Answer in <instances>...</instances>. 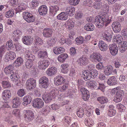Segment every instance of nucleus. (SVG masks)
Wrapping results in <instances>:
<instances>
[{"instance_id": "423d86ee", "label": "nucleus", "mask_w": 127, "mask_h": 127, "mask_svg": "<svg viewBox=\"0 0 127 127\" xmlns=\"http://www.w3.org/2000/svg\"><path fill=\"white\" fill-rule=\"evenodd\" d=\"M39 86L42 88H46L48 86L49 83L48 79L45 76L41 77L39 80Z\"/></svg>"}, {"instance_id": "0eeeda50", "label": "nucleus", "mask_w": 127, "mask_h": 127, "mask_svg": "<svg viewBox=\"0 0 127 127\" xmlns=\"http://www.w3.org/2000/svg\"><path fill=\"white\" fill-rule=\"evenodd\" d=\"M32 105L34 107L40 108L44 105V102L42 99L37 98L34 99L32 102Z\"/></svg>"}, {"instance_id": "5701e85b", "label": "nucleus", "mask_w": 127, "mask_h": 127, "mask_svg": "<svg viewBox=\"0 0 127 127\" xmlns=\"http://www.w3.org/2000/svg\"><path fill=\"white\" fill-rule=\"evenodd\" d=\"M69 66V64L66 63L62 64L61 65V67L62 68L61 72L64 74L67 73L69 71L68 68Z\"/></svg>"}, {"instance_id": "0e129e2a", "label": "nucleus", "mask_w": 127, "mask_h": 127, "mask_svg": "<svg viewBox=\"0 0 127 127\" xmlns=\"http://www.w3.org/2000/svg\"><path fill=\"white\" fill-rule=\"evenodd\" d=\"M6 46L3 45L0 47V57L1 58L5 51Z\"/></svg>"}, {"instance_id": "37998d69", "label": "nucleus", "mask_w": 127, "mask_h": 127, "mask_svg": "<svg viewBox=\"0 0 127 127\" xmlns=\"http://www.w3.org/2000/svg\"><path fill=\"white\" fill-rule=\"evenodd\" d=\"M71 121V118L69 117L66 116L64 117L63 119L64 124L66 126L69 125Z\"/></svg>"}, {"instance_id": "7c9ffc66", "label": "nucleus", "mask_w": 127, "mask_h": 127, "mask_svg": "<svg viewBox=\"0 0 127 127\" xmlns=\"http://www.w3.org/2000/svg\"><path fill=\"white\" fill-rule=\"evenodd\" d=\"M26 7L27 6L25 3L22 2H20L18 4V7L16 9V11H21L22 10L25 9Z\"/></svg>"}, {"instance_id": "7ed1b4c3", "label": "nucleus", "mask_w": 127, "mask_h": 127, "mask_svg": "<svg viewBox=\"0 0 127 127\" xmlns=\"http://www.w3.org/2000/svg\"><path fill=\"white\" fill-rule=\"evenodd\" d=\"M98 74L97 71L95 69H92L90 71L86 70L83 72L82 74L84 79L86 80H89L91 78H95Z\"/></svg>"}, {"instance_id": "f3484780", "label": "nucleus", "mask_w": 127, "mask_h": 127, "mask_svg": "<svg viewBox=\"0 0 127 127\" xmlns=\"http://www.w3.org/2000/svg\"><path fill=\"white\" fill-rule=\"evenodd\" d=\"M42 98L45 103H48L52 100L53 97L49 93H45L43 95Z\"/></svg>"}, {"instance_id": "e2e57ef3", "label": "nucleus", "mask_w": 127, "mask_h": 127, "mask_svg": "<svg viewBox=\"0 0 127 127\" xmlns=\"http://www.w3.org/2000/svg\"><path fill=\"white\" fill-rule=\"evenodd\" d=\"M66 27L69 29H71L74 27V23L71 21H67Z\"/></svg>"}, {"instance_id": "a18cd8bd", "label": "nucleus", "mask_w": 127, "mask_h": 127, "mask_svg": "<svg viewBox=\"0 0 127 127\" xmlns=\"http://www.w3.org/2000/svg\"><path fill=\"white\" fill-rule=\"evenodd\" d=\"M127 49V42L124 41L122 42L120 48L119 50L121 53L124 52Z\"/></svg>"}, {"instance_id": "a19ab883", "label": "nucleus", "mask_w": 127, "mask_h": 127, "mask_svg": "<svg viewBox=\"0 0 127 127\" xmlns=\"http://www.w3.org/2000/svg\"><path fill=\"white\" fill-rule=\"evenodd\" d=\"M85 123L86 126L89 127H91L93 125L94 122L91 118H86L85 120Z\"/></svg>"}, {"instance_id": "2f4dec72", "label": "nucleus", "mask_w": 127, "mask_h": 127, "mask_svg": "<svg viewBox=\"0 0 127 127\" xmlns=\"http://www.w3.org/2000/svg\"><path fill=\"white\" fill-rule=\"evenodd\" d=\"M107 83L109 85H114L116 84L118 82L116 78L114 76H112L108 79Z\"/></svg>"}, {"instance_id": "ddd939ff", "label": "nucleus", "mask_w": 127, "mask_h": 127, "mask_svg": "<svg viewBox=\"0 0 127 127\" xmlns=\"http://www.w3.org/2000/svg\"><path fill=\"white\" fill-rule=\"evenodd\" d=\"M80 91L83 95V99L84 100L86 101L90 97L88 91L84 88H82Z\"/></svg>"}, {"instance_id": "473e14b6", "label": "nucleus", "mask_w": 127, "mask_h": 127, "mask_svg": "<svg viewBox=\"0 0 127 127\" xmlns=\"http://www.w3.org/2000/svg\"><path fill=\"white\" fill-rule=\"evenodd\" d=\"M23 102L22 104L24 106H26L30 104L32 100L31 97L29 95H26L25 96L23 99Z\"/></svg>"}, {"instance_id": "20e7f679", "label": "nucleus", "mask_w": 127, "mask_h": 127, "mask_svg": "<svg viewBox=\"0 0 127 127\" xmlns=\"http://www.w3.org/2000/svg\"><path fill=\"white\" fill-rule=\"evenodd\" d=\"M25 120L30 122L33 120L34 118V115L33 112L30 110H25L23 111Z\"/></svg>"}, {"instance_id": "09e8293b", "label": "nucleus", "mask_w": 127, "mask_h": 127, "mask_svg": "<svg viewBox=\"0 0 127 127\" xmlns=\"http://www.w3.org/2000/svg\"><path fill=\"white\" fill-rule=\"evenodd\" d=\"M84 28L87 31H92L94 29V26L91 24H87L85 26Z\"/></svg>"}, {"instance_id": "bf43d9fd", "label": "nucleus", "mask_w": 127, "mask_h": 127, "mask_svg": "<svg viewBox=\"0 0 127 127\" xmlns=\"http://www.w3.org/2000/svg\"><path fill=\"white\" fill-rule=\"evenodd\" d=\"M61 107L60 105L58 103H54L50 106L49 108L50 109L56 110L59 109Z\"/></svg>"}, {"instance_id": "680f3d73", "label": "nucleus", "mask_w": 127, "mask_h": 127, "mask_svg": "<svg viewBox=\"0 0 127 127\" xmlns=\"http://www.w3.org/2000/svg\"><path fill=\"white\" fill-rule=\"evenodd\" d=\"M59 10L58 7L57 6H55L51 7L50 8V11L53 14H55Z\"/></svg>"}, {"instance_id": "cd10ccee", "label": "nucleus", "mask_w": 127, "mask_h": 127, "mask_svg": "<svg viewBox=\"0 0 127 127\" xmlns=\"http://www.w3.org/2000/svg\"><path fill=\"white\" fill-rule=\"evenodd\" d=\"M52 33L51 30L49 28H46L43 30V35L45 37L48 38L51 36Z\"/></svg>"}, {"instance_id": "b1692460", "label": "nucleus", "mask_w": 127, "mask_h": 127, "mask_svg": "<svg viewBox=\"0 0 127 127\" xmlns=\"http://www.w3.org/2000/svg\"><path fill=\"white\" fill-rule=\"evenodd\" d=\"M113 72V68L112 66L110 65H108L106 66L104 70V73L107 76L111 74Z\"/></svg>"}, {"instance_id": "c756f323", "label": "nucleus", "mask_w": 127, "mask_h": 127, "mask_svg": "<svg viewBox=\"0 0 127 127\" xmlns=\"http://www.w3.org/2000/svg\"><path fill=\"white\" fill-rule=\"evenodd\" d=\"M68 16L65 12H62L57 16L58 19L62 20H65L68 18Z\"/></svg>"}, {"instance_id": "f257e3e1", "label": "nucleus", "mask_w": 127, "mask_h": 127, "mask_svg": "<svg viewBox=\"0 0 127 127\" xmlns=\"http://www.w3.org/2000/svg\"><path fill=\"white\" fill-rule=\"evenodd\" d=\"M111 22V19L107 14L102 15L100 17L97 16L95 17V22L96 26L100 28L104 25L107 26Z\"/></svg>"}, {"instance_id": "f03ea898", "label": "nucleus", "mask_w": 127, "mask_h": 127, "mask_svg": "<svg viewBox=\"0 0 127 127\" xmlns=\"http://www.w3.org/2000/svg\"><path fill=\"white\" fill-rule=\"evenodd\" d=\"M111 94L113 95L115 94L114 100L116 102H120L122 99L123 95L124 93L121 90V88L120 87H118L112 89L111 90Z\"/></svg>"}, {"instance_id": "c85d7f7f", "label": "nucleus", "mask_w": 127, "mask_h": 127, "mask_svg": "<svg viewBox=\"0 0 127 127\" xmlns=\"http://www.w3.org/2000/svg\"><path fill=\"white\" fill-rule=\"evenodd\" d=\"M53 50L54 53L57 55L62 53L65 51L64 49L62 47H54L53 48Z\"/></svg>"}, {"instance_id": "dca6fc26", "label": "nucleus", "mask_w": 127, "mask_h": 127, "mask_svg": "<svg viewBox=\"0 0 127 127\" xmlns=\"http://www.w3.org/2000/svg\"><path fill=\"white\" fill-rule=\"evenodd\" d=\"M77 63L81 66H85L88 63V59L85 57L83 56L78 59L77 61Z\"/></svg>"}, {"instance_id": "8fccbe9b", "label": "nucleus", "mask_w": 127, "mask_h": 127, "mask_svg": "<svg viewBox=\"0 0 127 127\" xmlns=\"http://www.w3.org/2000/svg\"><path fill=\"white\" fill-rule=\"evenodd\" d=\"M38 56L40 58H46L47 57V52L44 50H39L38 52Z\"/></svg>"}, {"instance_id": "4468645a", "label": "nucleus", "mask_w": 127, "mask_h": 127, "mask_svg": "<svg viewBox=\"0 0 127 127\" xmlns=\"http://www.w3.org/2000/svg\"><path fill=\"white\" fill-rule=\"evenodd\" d=\"M54 83L57 85H59L63 84L65 81V79L61 76H57L55 78Z\"/></svg>"}, {"instance_id": "58836bf2", "label": "nucleus", "mask_w": 127, "mask_h": 127, "mask_svg": "<svg viewBox=\"0 0 127 127\" xmlns=\"http://www.w3.org/2000/svg\"><path fill=\"white\" fill-rule=\"evenodd\" d=\"M23 60L21 57L18 58L14 63V64L15 67H18L23 63Z\"/></svg>"}, {"instance_id": "e433bc0d", "label": "nucleus", "mask_w": 127, "mask_h": 127, "mask_svg": "<svg viewBox=\"0 0 127 127\" xmlns=\"http://www.w3.org/2000/svg\"><path fill=\"white\" fill-rule=\"evenodd\" d=\"M22 32L20 30H16L13 32V36L17 40L22 35Z\"/></svg>"}, {"instance_id": "a211bd4d", "label": "nucleus", "mask_w": 127, "mask_h": 127, "mask_svg": "<svg viewBox=\"0 0 127 127\" xmlns=\"http://www.w3.org/2000/svg\"><path fill=\"white\" fill-rule=\"evenodd\" d=\"M65 12L67 14L70 16L73 15L75 12V9L74 7L71 6L66 7L65 9Z\"/></svg>"}, {"instance_id": "9b49d317", "label": "nucleus", "mask_w": 127, "mask_h": 127, "mask_svg": "<svg viewBox=\"0 0 127 127\" xmlns=\"http://www.w3.org/2000/svg\"><path fill=\"white\" fill-rule=\"evenodd\" d=\"M57 70V68L56 67L51 66L47 69L46 71V73L49 76H52L56 74Z\"/></svg>"}, {"instance_id": "2eb2a0df", "label": "nucleus", "mask_w": 127, "mask_h": 127, "mask_svg": "<svg viewBox=\"0 0 127 127\" xmlns=\"http://www.w3.org/2000/svg\"><path fill=\"white\" fill-rule=\"evenodd\" d=\"M109 49L111 54L113 56H115L118 53V49L116 44H112L110 45Z\"/></svg>"}, {"instance_id": "c9c22d12", "label": "nucleus", "mask_w": 127, "mask_h": 127, "mask_svg": "<svg viewBox=\"0 0 127 127\" xmlns=\"http://www.w3.org/2000/svg\"><path fill=\"white\" fill-rule=\"evenodd\" d=\"M20 102L19 100V98L18 97H15L13 100V108H15L18 107L20 105Z\"/></svg>"}, {"instance_id": "3c124183", "label": "nucleus", "mask_w": 127, "mask_h": 127, "mask_svg": "<svg viewBox=\"0 0 127 127\" xmlns=\"http://www.w3.org/2000/svg\"><path fill=\"white\" fill-rule=\"evenodd\" d=\"M34 42L36 45H40L42 44L43 40L38 36H36L34 37Z\"/></svg>"}, {"instance_id": "4c0bfd02", "label": "nucleus", "mask_w": 127, "mask_h": 127, "mask_svg": "<svg viewBox=\"0 0 127 127\" xmlns=\"http://www.w3.org/2000/svg\"><path fill=\"white\" fill-rule=\"evenodd\" d=\"M121 8V5L118 3H116L113 6L112 10L114 13H117L119 12Z\"/></svg>"}, {"instance_id": "864d4df0", "label": "nucleus", "mask_w": 127, "mask_h": 127, "mask_svg": "<svg viewBox=\"0 0 127 127\" xmlns=\"http://www.w3.org/2000/svg\"><path fill=\"white\" fill-rule=\"evenodd\" d=\"M14 15V11L13 9H11L7 11L5 14L6 17L9 18L13 17Z\"/></svg>"}, {"instance_id": "ea45409f", "label": "nucleus", "mask_w": 127, "mask_h": 127, "mask_svg": "<svg viewBox=\"0 0 127 127\" xmlns=\"http://www.w3.org/2000/svg\"><path fill=\"white\" fill-rule=\"evenodd\" d=\"M122 37L120 35H115L113 38V41L119 44L122 42L123 40Z\"/></svg>"}, {"instance_id": "6e6552de", "label": "nucleus", "mask_w": 127, "mask_h": 127, "mask_svg": "<svg viewBox=\"0 0 127 127\" xmlns=\"http://www.w3.org/2000/svg\"><path fill=\"white\" fill-rule=\"evenodd\" d=\"M36 81L33 78L28 80L26 83V88L28 90H31L34 88L36 85Z\"/></svg>"}, {"instance_id": "1a4fd4ad", "label": "nucleus", "mask_w": 127, "mask_h": 127, "mask_svg": "<svg viewBox=\"0 0 127 127\" xmlns=\"http://www.w3.org/2000/svg\"><path fill=\"white\" fill-rule=\"evenodd\" d=\"M50 64V63L49 61L46 60H44L38 62V67L41 69H45Z\"/></svg>"}, {"instance_id": "774afa93", "label": "nucleus", "mask_w": 127, "mask_h": 127, "mask_svg": "<svg viewBox=\"0 0 127 127\" xmlns=\"http://www.w3.org/2000/svg\"><path fill=\"white\" fill-rule=\"evenodd\" d=\"M98 85L97 86L96 88V89H100L102 92H104V91L105 86L104 84H100L98 83Z\"/></svg>"}, {"instance_id": "412c9836", "label": "nucleus", "mask_w": 127, "mask_h": 127, "mask_svg": "<svg viewBox=\"0 0 127 127\" xmlns=\"http://www.w3.org/2000/svg\"><path fill=\"white\" fill-rule=\"evenodd\" d=\"M16 57V54L15 53L9 51L7 52L5 56V58L7 60H13Z\"/></svg>"}, {"instance_id": "69168bd1", "label": "nucleus", "mask_w": 127, "mask_h": 127, "mask_svg": "<svg viewBox=\"0 0 127 127\" xmlns=\"http://www.w3.org/2000/svg\"><path fill=\"white\" fill-rule=\"evenodd\" d=\"M59 92V91L56 89L53 90L49 93L52 95L53 98H55L57 95H58Z\"/></svg>"}, {"instance_id": "4be33fe9", "label": "nucleus", "mask_w": 127, "mask_h": 127, "mask_svg": "<svg viewBox=\"0 0 127 127\" xmlns=\"http://www.w3.org/2000/svg\"><path fill=\"white\" fill-rule=\"evenodd\" d=\"M87 85L89 88L94 89H96L97 84L96 81L91 80L88 81L87 83Z\"/></svg>"}, {"instance_id": "5fc2aeb1", "label": "nucleus", "mask_w": 127, "mask_h": 127, "mask_svg": "<svg viewBox=\"0 0 127 127\" xmlns=\"http://www.w3.org/2000/svg\"><path fill=\"white\" fill-rule=\"evenodd\" d=\"M84 40L83 37L82 36H79L75 39L76 43L77 45L83 43Z\"/></svg>"}, {"instance_id": "052dcab7", "label": "nucleus", "mask_w": 127, "mask_h": 127, "mask_svg": "<svg viewBox=\"0 0 127 127\" xmlns=\"http://www.w3.org/2000/svg\"><path fill=\"white\" fill-rule=\"evenodd\" d=\"M69 85L68 84L65 83L62 87L59 88V90L61 92H64L68 88Z\"/></svg>"}, {"instance_id": "603ef678", "label": "nucleus", "mask_w": 127, "mask_h": 127, "mask_svg": "<svg viewBox=\"0 0 127 127\" xmlns=\"http://www.w3.org/2000/svg\"><path fill=\"white\" fill-rule=\"evenodd\" d=\"M34 61L32 59H29L26 61L25 64L26 67L29 69L31 68L32 66L33 61Z\"/></svg>"}, {"instance_id": "f8f14e48", "label": "nucleus", "mask_w": 127, "mask_h": 127, "mask_svg": "<svg viewBox=\"0 0 127 127\" xmlns=\"http://www.w3.org/2000/svg\"><path fill=\"white\" fill-rule=\"evenodd\" d=\"M112 27L113 31L115 32H119L121 30V25L119 22H113L112 24Z\"/></svg>"}, {"instance_id": "79ce46f5", "label": "nucleus", "mask_w": 127, "mask_h": 127, "mask_svg": "<svg viewBox=\"0 0 127 127\" xmlns=\"http://www.w3.org/2000/svg\"><path fill=\"white\" fill-rule=\"evenodd\" d=\"M109 108L108 112V115L110 117H112L116 113V111L113 109L114 108L113 105H111L109 106Z\"/></svg>"}, {"instance_id": "39448f33", "label": "nucleus", "mask_w": 127, "mask_h": 127, "mask_svg": "<svg viewBox=\"0 0 127 127\" xmlns=\"http://www.w3.org/2000/svg\"><path fill=\"white\" fill-rule=\"evenodd\" d=\"M23 16L24 20L28 23L33 22L35 20V18L32 14L28 12H23Z\"/></svg>"}, {"instance_id": "bb28decb", "label": "nucleus", "mask_w": 127, "mask_h": 127, "mask_svg": "<svg viewBox=\"0 0 127 127\" xmlns=\"http://www.w3.org/2000/svg\"><path fill=\"white\" fill-rule=\"evenodd\" d=\"M22 41L24 44L27 45H29L32 43V39L30 37L26 36L23 38Z\"/></svg>"}, {"instance_id": "393cba45", "label": "nucleus", "mask_w": 127, "mask_h": 127, "mask_svg": "<svg viewBox=\"0 0 127 127\" xmlns=\"http://www.w3.org/2000/svg\"><path fill=\"white\" fill-rule=\"evenodd\" d=\"M2 96L3 99H8L10 98L11 94L10 91L8 90H5L3 91L2 93Z\"/></svg>"}, {"instance_id": "4d7b16f0", "label": "nucleus", "mask_w": 127, "mask_h": 127, "mask_svg": "<svg viewBox=\"0 0 127 127\" xmlns=\"http://www.w3.org/2000/svg\"><path fill=\"white\" fill-rule=\"evenodd\" d=\"M56 39L54 38L49 39L47 42L48 46L49 47L53 46L56 43Z\"/></svg>"}, {"instance_id": "13d9d810", "label": "nucleus", "mask_w": 127, "mask_h": 127, "mask_svg": "<svg viewBox=\"0 0 127 127\" xmlns=\"http://www.w3.org/2000/svg\"><path fill=\"white\" fill-rule=\"evenodd\" d=\"M77 115L79 117H82L84 114V112L83 109L81 108L79 109L77 112Z\"/></svg>"}, {"instance_id": "aec40b11", "label": "nucleus", "mask_w": 127, "mask_h": 127, "mask_svg": "<svg viewBox=\"0 0 127 127\" xmlns=\"http://www.w3.org/2000/svg\"><path fill=\"white\" fill-rule=\"evenodd\" d=\"M24 51V55L26 58H29V59H32L33 60H34L35 57L32 54L31 51L28 49H25Z\"/></svg>"}, {"instance_id": "72a5a7b5", "label": "nucleus", "mask_w": 127, "mask_h": 127, "mask_svg": "<svg viewBox=\"0 0 127 127\" xmlns=\"http://www.w3.org/2000/svg\"><path fill=\"white\" fill-rule=\"evenodd\" d=\"M107 45L102 41H100L99 43V47L100 50L103 51L107 50L108 49Z\"/></svg>"}, {"instance_id": "6ab92c4d", "label": "nucleus", "mask_w": 127, "mask_h": 127, "mask_svg": "<svg viewBox=\"0 0 127 127\" xmlns=\"http://www.w3.org/2000/svg\"><path fill=\"white\" fill-rule=\"evenodd\" d=\"M48 9L47 6L45 5L41 6L38 9V11L41 15H44L47 14Z\"/></svg>"}, {"instance_id": "de8ad7c7", "label": "nucleus", "mask_w": 127, "mask_h": 127, "mask_svg": "<svg viewBox=\"0 0 127 127\" xmlns=\"http://www.w3.org/2000/svg\"><path fill=\"white\" fill-rule=\"evenodd\" d=\"M97 100L101 104H104L108 101L107 98L104 96H101L97 98Z\"/></svg>"}, {"instance_id": "f704fd0d", "label": "nucleus", "mask_w": 127, "mask_h": 127, "mask_svg": "<svg viewBox=\"0 0 127 127\" xmlns=\"http://www.w3.org/2000/svg\"><path fill=\"white\" fill-rule=\"evenodd\" d=\"M68 57L67 54L63 53L60 55L58 57V60L59 62L63 63L65 61Z\"/></svg>"}, {"instance_id": "9d476101", "label": "nucleus", "mask_w": 127, "mask_h": 127, "mask_svg": "<svg viewBox=\"0 0 127 127\" xmlns=\"http://www.w3.org/2000/svg\"><path fill=\"white\" fill-rule=\"evenodd\" d=\"M102 59V56L98 53H94L90 56V59L93 61H100Z\"/></svg>"}, {"instance_id": "338daca9", "label": "nucleus", "mask_w": 127, "mask_h": 127, "mask_svg": "<svg viewBox=\"0 0 127 127\" xmlns=\"http://www.w3.org/2000/svg\"><path fill=\"white\" fill-rule=\"evenodd\" d=\"M17 93L18 95L20 97L23 96L25 94V91L23 89L19 90Z\"/></svg>"}, {"instance_id": "6e6d98bb", "label": "nucleus", "mask_w": 127, "mask_h": 127, "mask_svg": "<svg viewBox=\"0 0 127 127\" xmlns=\"http://www.w3.org/2000/svg\"><path fill=\"white\" fill-rule=\"evenodd\" d=\"M3 88H6L11 87L10 83L8 81H3L1 82Z\"/></svg>"}, {"instance_id": "c03bdc74", "label": "nucleus", "mask_w": 127, "mask_h": 127, "mask_svg": "<svg viewBox=\"0 0 127 127\" xmlns=\"http://www.w3.org/2000/svg\"><path fill=\"white\" fill-rule=\"evenodd\" d=\"M10 78L11 80L15 82V84L18 86H19L18 84L20 82V81L18 80V77L14 73L13 74L11 75Z\"/></svg>"}, {"instance_id": "a878e982", "label": "nucleus", "mask_w": 127, "mask_h": 127, "mask_svg": "<svg viewBox=\"0 0 127 127\" xmlns=\"http://www.w3.org/2000/svg\"><path fill=\"white\" fill-rule=\"evenodd\" d=\"M13 66L11 65H9L6 67L4 69V71L5 73L7 74H11V75L14 73L13 71Z\"/></svg>"}, {"instance_id": "49530a36", "label": "nucleus", "mask_w": 127, "mask_h": 127, "mask_svg": "<svg viewBox=\"0 0 127 127\" xmlns=\"http://www.w3.org/2000/svg\"><path fill=\"white\" fill-rule=\"evenodd\" d=\"M91 106H87L85 107V111L86 114L87 116L89 117L91 116L92 113V110Z\"/></svg>"}]
</instances>
